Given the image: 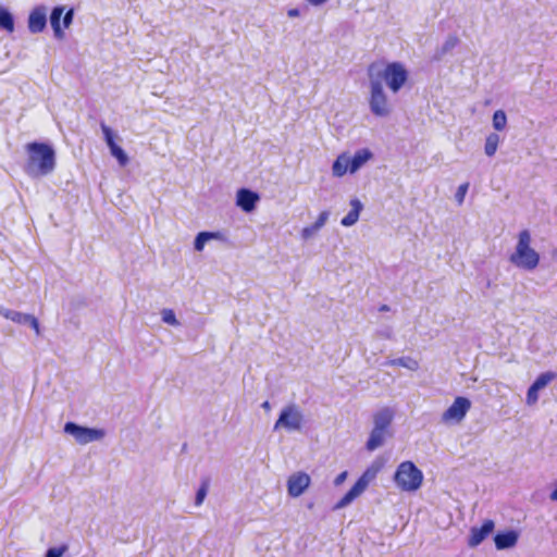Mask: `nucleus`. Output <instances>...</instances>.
<instances>
[{
    "label": "nucleus",
    "instance_id": "58836bf2",
    "mask_svg": "<svg viewBox=\"0 0 557 557\" xmlns=\"http://www.w3.org/2000/svg\"><path fill=\"white\" fill-rule=\"evenodd\" d=\"M347 476H348V472H347V471H343V472H341V473L335 478V480H334V485H335V486H339V485H342V484L346 481Z\"/></svg>",
    "mask_w": 557,
    "mask_h": 557
},
{
    "label": "nucleus",
    "instance_id": "7ed1b4c3",
    "mask_svg": "<svg viewBox=\"0 0 557 557\" xmlns=\"http://www.w3.org/2000/svg\"><path fill=\"white\" fill-rule=\"evenodd\" d=\"M532 236L528 230L518 234V240L513 252L509 256V261L518 269L533 271L540 264V253L532 248Z\"/></svg>",
    "mask_w": 557,
    "mask_h": 557
},
{
    "label": "nucleus",
    "instance_id": "5701e85b",
    "mask_svg": "<svg viewBox=\"0 0 557 557\" xmlns=\"http://www.w3.org/2000/svg\"><path fill=\"white\" fill-rule=\"evenodd\" d=\"M0 314L17 324H28L32 314L23 313L0 307Z\"/></svg>",
    "mask_w": 557,
    "mask_h": 557
},
{
    "label": "nucleus",
    "instance_id": "ddd939ff",
    "mask_svg": "<svg viewBox=\"0 0 557 557\" xmlns=\"http://www.w3.org/2000/svg\"><path fill=\"white\" fill-rule=\"evenodd\" d=\"M47 24V8L44 5L36 7L28 16V29L33 34L40 33Z\"/></svg>",
    "mask_w": 557,
    "mask_h": 557
},
{
    "label": "nucleus",
    "instance_id": "7c9ffc66",
    "mask_svg": "<svg viewBox=\"0 0 557 557\" xmlns=\"http://www.w3.org/2000/svg\"><path fill=\"white\" fill-rule=\"evenodd\" d=\"M161 319L164 323L173 326H178L180 322L172 309H163L161 311Z\"/></svg>",
    "mask_w": 557,
    "mask_h": 557
},
{
    "label": "nucleus",
    "instance_id": "f257e3e1",
    "mask_svg": "<svg viewBox=\"0 0 557 557\" xmlns=\"http://www.w3.org/2000/svg\"><path fill=\"white\" fill-rule=\"evenodd\" d=\"M28 160L25 171L33 177L51 173L55 165L54 150L47 144L30 143L26 146Z\"/></svg>",
    "mask_w": 557,
    "mask_h": 557
},
{
    "label": "nucleus",
    "instance_id": "79ce46f5",
    "mask_svg": "<svg viewBox=\"0 0 557 557\" xmlns=\"http://www.w3.org/2000/svg\"><path fill=\"white\" fill-rule=\"evenodd\" d=\"M329 0H307L308 3H310L313 7H321L324 3H326Z\"/></svg>",
    "mask_w": 557,
    "mask_h": 557
},
{
    "label": "nucleus",
    "instance_id": "4c0bfd02",
    "mask_svg": "<svg viewBox=\"0 0 557 557\" xmlns=\"http://www.w3.org/2000/svg\"><path fill=\"white\" fill-rule=\"evenodd\" d=\"M29 326L35 331L36 335H40V326L38 320L32 315L28 322Z\"/></svg>",
    "mask_w": 557,
    "mask_h": 557
},
{
    "label": "nucleus",
    "instance_id": "393cba45",
    "mask_svg": "<svg viewBox=\"0 0 557 557\" xmlns=\"http://www.w3.org/2000/svg\"><path fill=\"white\" fill-rule=\"evenodd\" d=\"M0 28L12 33L14 30V20L11 12L0 5Z\"/></svg>",
    "mask_w": 557,
    "mask_h": 557
},
{
    "label": "nucleus",
    "instance_id": "e433bc0d",
    "mask_svg": "<svg viewBox=\"0 0 557 557\" xmlns=\"http://www.w3.org/2000/svg\"><path fill=\"white\" fill-rule=\"evenodd\" d=\"M73 16H74V11L73 9L69 10L64 15H63V18H62V25L63 27L62 28H69L70 25L72 24V21H73Z\"/></svg>",
    "mask_w": 557,
    "mask_h": 557
},
{
    "label": "nucleus",
    "instance_id": "1a4fd4ad",
    "mask_svg": "<svg viewBox=\"0 0 557 557\" xmlns=\"http://www.w3.org/2000/svg\"><path fill=\"white\" fill-rule=\"evenodd\" d=\"M471 408V401L463 396H458L453 404L442 413L441 421L445 424H459Z\"/></svg>",
    "mask_w": 557,
    "mask_h": 557
},
{
    "label": "nucleus",
    "instance_id": "39448f33",
    "mask_svg": "<svg viewBox=\"0 0 557 557\" xmlns=\"http://www.w3.org/2000/svg\"><path fill=\"white\" fill-rule=\"evenodd\" d=\"M382 465L373 462L361 476L357 480L354 486L334 505V510L343 509L349 506L356 498H358L369 486V484L376 478Z\"/></svg>",
    "mask_w": 557,
    "mask_h": 557
},
{
    "label": "nucleus",
    "instance_id": "b1692460",
    "mask_svg": "<svg viewBox=\"0 0 557 557\" xmlns=\"http://www.w3.org/2000/svg\"><path fill=\"white\" fill-rule=\"evenodd\" d=\"M386 366H399L406 368L410 371H418L420 366L419 362L411 357H400L396 359H391L385 362Z\"/></svg>",
    "mask_w": 557,
    "mask_h": 557
},
{
    "label": "nucleus",
    "instance_id": "c756f323",
    "mask_svg": "<svg viewBox=\"0 0 557 557\" xmlns=\"http://www.w3.org/2000/svg\"><path fill=\"white\" fill-rule=\"evenodd\" d=\"M208 490H209V481L205 480V481H202L200 487L198 488V491L196 493L195 505L197 507L201 506L202 503L205 502L206 496L208 494Z\"/></svg>",
    "mask_w": 557,
    "mask_h": 557
},
{
    "label": "nucleus",
    "instance_id": "f8f14e48",
    "mask_svg": "<svg viewBox=\"0 0 557 557\" xmlns=\"http://www.w3.org/2000/svg\"><path fill=\"white\" fill-rule=\"evenodd\" d=\"M495 523L493 520H485L483 524L478 528L473 527L470 530V536L468 539V545L470 547L479 546L494 530Z\"/></svg>",
    "mask_w": 557,
    "mask_h": 557
},
{
    "label": "nucleus",
    "instance_id": "ea45409f",
    "mask_svg": "<svg viewBox=\"0 0 557 557\" xmlns=\"http://www.w3.org/2000/svg\"><path fill=\"white\" fill-rule=\"evenodd\" d=\"M457 41L458 39L456 37H450L447 39L444 46L445 50L453 49L457 45Z\"/></svg>",
    "mask_w": 557,
    "mask_h": 557
},
{
    "label": "nucleus",
    "instance_id": "9b49d317",
    "mask_svg": "<svg viewBox=\"0 0 557 557\" xmlns=\"http://www.w3.org/2000/svg\"><path fill=\"white\" fill-rule=\"evenodd\" d=\"M311 478L308 473L298 471L289 475L287 480V492L290 497H299L310 486Z\"/></svg>",
    "mask_w": 557,
    "mask_h": 557
},
{
    "label": "nucleus",
    "instance_id": "2eb2a0df",
    "mask_svg": "<svg viewBox=\"0 0 557 557\" xmlns=\"http://www.w3.org/2000/svg\"><path fill=\"white\" fill-rule=\"evenodd\" d=\"M519 540V532L516 530H507L499 532L494 536L495 547L498 550L513 548Z\"/></svg>",
    "mask_w": 557,
    "mask_h": 557
},
{
    "label": "nucleus",
    "instance_id": "c03bdc74",
    "mask_svg": "<svg viewBox=\"0 0 557 557\" xmlns=\"http://www.w3.org/2000/svg\"><path fill=\"white\" fill-rule=\"evenodd\" d=\"M261 407L267 411L271 410V404L268 400L263 401Z\"/></svg>",
    "mask_w": 557,
    "mask_h": 557
},
{
    "label": "nucleus",
    "instance_id": "9d476101",
    "mask_svg": "<svg viewBox=\"0 0 557 557\" xmlns=\"http://www.w3.org/2000/svg\"><path fill=\"white\" fill-rule=\"evenodd\" d=\"M100 128L103 134L104 141L110 149L112 157H114L121 166H125L129 159L126 152L115 143L117 135L106 123H100Z\"/></svg>",
    "mask_w": 557,
    "mask_h": 557
},
{
    "label": "nucleus",
    "instance_id": "f704fd0d",
    "mask_svg": "<svg viewBox=\"0 0 557 557\" xmlns=\"http://www.w3.org/2000/svg\"><path fill=\"white\" fill-rule=\"evenodd\" d=\"M329 216H330V212L329 211H322L317 221L313 223L319 230H321L327 222L329 220Z\"/></svg>",
    "mask_w": 557,
    "mask_h": 557
},
{
    "label": "nucleus",
    "instance_id": "6ab92c4d",
    "mask_svg": "<svg viewBox=\"0 0 557 557\" xmlns=\"http://www.w3.org/2000/svg\"><path fill=\"white\" fill-rule=\"evenodd\" d=\"M349 205L351 207L350 211L341 221V224L345 227L355 225L358 222L360 212L363 209V205L358 198H352Z\"/></svg>",
    "mask_w": 557,
    "mask_h": 557
},
{
    "label": "nucleus",
    "instance_id": "20e7f679",
    "mask_svg": "<svg viewBox=\"0 0 557 557\" xmlns=\"http://www.w3.org/2000/svg\"><path fill=\"white\" fill-rule=\"evenodd\" d=\"M394 482L400 491L412 493L421 487L423 473L412 461H403L395 471Z\"/></svg>",
    "mask_w": 557,
    "mask_h": 557
},
{
    "label": "nucleus",
    "instance_id": "6e6552de",
    "mask_svg": "<svg viewBox=\"0 0 557 557\" xmlns=\"http://www.w3.org/2000/svg\"><path fill=\"white\" fill-rule=\"evenodd\" d=\"M64 432L72 435L81 445L100 441L106 436V432L102 429L82 426L74 422H66L64 425Z\"/></svg>",
    "mask_w": 557,
    "mask_h": 557
},
{
    "label": "nucleus",
    "instance_id": "0eeeda50",
    "mask_svg": "<svg viewBox=\"0 0 557 557\" xmlns=\"http://www.w3.org/2000/svg\"><path fill=\"white\" fill-rule=\"evenodd\" d=\"M305 425V417L302 410L296 404L285 406L276 422L274 423L273 430H285L287 432H298Z\"/></svg>",
    "mask_w": 557,
    "mask_h": 557
},
{
    "label": "nucleus",
    "instance_id": "a19ab883",
    "mask_svg": "<svg viewBox=\"0 0 557 557\" xmlns=\"http://www.w3.org/2000/svg\"><path fill=\"white\" fill-rule=\"evenodd\" d=\"M549 498L553 502H557V480L553 484V490H552V492L549 494Z\"/></svg>",
    "mask_w": 557,
    "mask_h": 557
},
{
    "label": "nucleus",
    "instance_id": "bb28decb",
    "mask_svg": "<svg viewBox=\"0 0 557 557\" xmlns=\"http://www.w3.org/2000/svg\"><path fill=\"white\" fill-rule=\"evenodd\" d=\"M557 374L552 371L543 372L541 373L536 380L533 382L532 386H534L536 389L541 391L545 388L555 377Z\"/></svg>",
    "mask_w": 557,
    "mask_h": 557
},
{
    "label": "nucleus",
    "instance_id": "a878e982",
    "mask_svg": "<svg viewBox=\"0 0 557 557\" xmlns=\"http://www.w3.org/2000/svg\"><path fill=\"white\" fill-rule=\"evenodd\" d=\"M499 136L496 133H491L485 139L484 152L488 157H493L499 145Z\"/></svg>",
    "mask_w": 557,
    "mask_h": 557
},
{
    "label": "nucleus",
    "instance_id": "72a5a7b5",
    "mask_svg": "<svg viewBox=\"0 0 557 557\" xmlns=\"http://www.w3.org/2000/svg\"><path fill=\"white\" fill-rule=\"evenodd\" d=\"M539 389H536L534 386H530L528 392H527V398H525V401H527V405L529 406H533L537 403L539 400Z\"/></svg>",
    "mask_w": 557,
    "mask_h": 557
},
{
    "label": "nucleus",
    "instance_id": "f3484780",
    "mask_svg": "<svg viewBox=\"0 0 557 557\" xmlns=\"http://www.w3.org/2000/svg\"><path fill=\"white\" fill-rule=\"evenodd\" d=\"M392 436L391 430L373 429L370 432L369 438L366 443V448L369 451H374L384 445L385 441Z\"/></svg>",
    "mask_w": 557,
    "mask_h": 557
},
{
    "label": "nucleus",
    "instance_id": "c9c22d12",
    "mask_svg": "<svg viewBox=\"0 0 557 557\" xmlns=\"http://www.w3.org/2000/svg\"><path fill=\"white\" fill-rule=\"evenodd\" d=\"M65 547H53L47 550L46 557H62L65 552Z\"/></svg>",
    "mask_w": 557,
    "mask_h": 557
},
{
    "label": "nucleus",
    "instance_id": "a211bd4d",
    "mask_svg": "<svg viewBox=\"0 0 557 557\" xmlns=\"http://www.w3.org/2000/svg\"><path fill=\"white\" fill-rule=\"evenodd\" d=\"M347 173L351 174L350 154L343 152L333 162L332 174L334 177H343Z\"/></svg>",
    "mask_w": 557,
    "mask_h": 557
},
{
    "label": "nucleus",
    "instance_id": "4be33fe9",
    "mask_svg": "<svg viewBox=\"0 0 557 557\" xmlns=\"http://www.w3.org/2000/svg\"><path fill=\"white\" fill-rule=\"evenodd\" d=\"M64 13V7H55L50 14V25L53 29L54 37L58 39H62L64 37V32L61 26V17Z\"/></svg>",
    "mask_w": 557,
    "mask_h": 557
},
{
    "label": "nucleus",
    "instance_id": "cd10ccee",
    "mask_svg": "<svg viewBox=\"0 0 557 557\" xmlns=\"http://www.w3.org/2000/svg\"><path fill=\"white\" fill-rule=\"evenodd\" d=\"M557 374L552 371L543 372L541 373L536 380L533 382L532 386H534L536 389L541 391L545 388L555 377Z\"/></svg>",
    "mask_w": 557,
    "mask_h": 557
},
{
    "label": "nucleus",
    "instance_id": "aec40b11",
    "mask_svg": "<svg viewBox=\"0 0 557 557\" xmlns=\"http://www.w3.org/2000/svg\"><path fill=\"white\" fill-rule=\"evenodd\" d=\"M372 158L373 153L368 148L357 150L354 156H350L351 174H355Z\"/></svg>",
    "mask_w": 557,
    "mask_h": 557
},
{
    "label": "nucleus",
    "instance_id": "473e14b6",
    "mask_svg": "<svg viewBox=\"0 0 557 557\" xmlns=\"http://www.w3.org/2000/svg\"><path fill=\"white\" fill-rule=\"evenodd\" d=\"M319 231L320 230L314 224H311L301 230L300 236L304 240H309L313 238L319 233Z\"/></svg>",
    "mask_w": 557,
    "mask_h": 557
},
{
    "label": "nucleus",
    "instance_id": "423d86ee",
    "mask_svg": "<svg viewBox=\"0 0 557 557\" xmlns=\"http://www.w3.org/2000/svg\"><path fill=\"white\" fill-rule=\"evenodd\" d=\"M370 97L369 108L373 115L386 117L392 113V104L383 88V84L377 78L369 81Z\"/></svg>",
    "mask_w": 557,
    "mask_h": 557
},
{
    "label": "nucleus",
    "instance_id": "f03ea898",
    "mask_svg": "<svg viewBox=\"0 0 557 557\" xmlns=\"http://www.w3.org/2000/svg\"><path fill=\"white\" fill-rule=\"evenodd\" d=\"M369 81L377 78L379 83H385L388 89L397 94L408 79V72L399 62L387 63L384 66L371 64L368 69Z\"/></svg>",
    "mask_w": 557,
    "mask_h": 557
},
{
    "label": "nucleus",
    "instance_id": "c85d7f7f",
    "mask_svg": "<svg viewBox=\"0 0 557 557\" xmlns=\"http://www.w3.org/2000/svg\"><path fill=\"white\" fill-rule=\"evenodd\" d=\"M507 125V116L505 111L496 110L493 114V127L500 132L506 128Z\"/></svg>",
    "mask_w": 557,
    "mask_h": 557
},
{
    "label": "nucleus",
    "instance_id": "4468645a",
    "mask_svg": "<svg viewBox=\"0 0 557 557\" xmlns=\"http://www.w3.org/2000/svg\"><path fill=\"white\" fill-rule=\"evenodd\" d=\"M258 201L259 195L252 190L242 188L236 194V205L245 212H251Z\"/></svg>",
    "mask_w": 557,
    "mask_h": 557
},
{
    "label": "nucleus",
    "instance_id": "dca6fc26",
    "mask_svg": "<svg viewBox=\"0 0 557 557\" xmlns=\"http://www.w3.org/2000/svg\"><path fill=\"white\" fill-rule=\"evenodd\" d=\"M395 417L394 409L384 407L373 414V429L391 430L392 422Z\"/></svg>",
    "mask_w": 557,
    "mask_h": 557
},
{
    "label": "nucleus",
    "instance_id": "37998d69",
    "mask_svg": "<svg viewBox=\"0 0 557 557\" xmlns=\"http://www.w3.org/2000/svg\"><path fill=\"white\" fill-rule=\"evenodd\" d=\"M289 17H298L300 15V11L298 9H289L287 12Z\"/></svg>",
    "mask_w": 557,
    "mask_h": 557
},
{
    "label": "nucleus",
    "instance_id": "2f4dec72",
    "mask_svg": "<svg viewBox=\"0 0 557 557\" xmlns=\"http://www.w3.org/2000/svg\"><path fill=\"white\" fill-rule=\"evenodd\" d=\"M468 189H469L468 182L459 185V187L457 188V191L455 194V200L459 206H461L463 203L466 195L468 193Z\"/></svg>",
    "mask_w": 557,
    "mask_h": 557
},
{
    "label": "nucleus",
    "instance_id": "412c9836",
    "mask_svg": "<svg viewBox=\"0 0 557 557\" xmlns=\"http://www.w3.org/2000/svg\"><path fill=\"white\" fill-rule=\"evenodd\" d=\"M224 240V234L221 232H200L194 243L195 250L202 251L205 248V245L210 240Z\"/></svg>",
    "mask_w": 557,
    "mask_h": 557
}]
</instances>
